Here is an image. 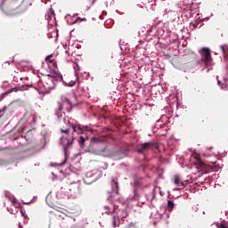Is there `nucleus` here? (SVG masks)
Instances as JSON below:
<instances>
[{
	"mask_svg": "<svg viewBox=\"0 0 228 228\" xmlns=\"http://www.w3.org/2000/svg\"><path fill=\"white\" fill-rule=\"evenodd\" d=\"M43 142H45L44 145H45V136L43 137Z\"/></svg>",
	"mask_w": 228,
	"mask_h": 228,
	"instance_id": "52",
	"label": "nucleus"
},
{
	"mask_svg": "<svg viewBox=\"0 0 228 228\" xmlns=\"http://www.w3.org/2000/svg\"><path fill=\"white\" fill-rule=\"evenodd\" d=\"M174 191H181V189L180 188H175L173 189Z\"/></svg>",
	"mask_w": 228,
	"mask_h": 228,
	"instance_id": "48",
	"label": "nucleus"
},
{
	"mask_svg": "<svg viewBox=\"0 0 228 228\" xmlns=\"http://www.w3.org/2000/svg\"><path fill=\"white\" fill-rule=\"evenodd\" d=\"M104 165H105V167H106V168H108V164H107V163H105Z\"/></svg>",
	"mask_w": 228,
	"mask_h": 228,
	"instance_id": "59",
	"label": "nucleus"
},
{
	"mask_svg": "<svg viewBox=\"0 0 228 228\" xmlns=\"http://www.w3.org/2000/svg\"><path fill=\"white\" fill-rule=\"evenodd\" d=\"M32 131L31 130H28L27 133H26V137L27 136H29V134H31Z\"/></svg>",
	"mask_w": 228,
	"mask_h": 228,
	"instance_id": "45",
	"label": "nucleus"
},
{
	"mask_svg": "<svg viewBox=\"0 0 228 228\" xmlns=\"http://www.w3.org/2000/svg\"><path fill=\"white\" fill-rule=\"evenodd\" d=\"M12 92H15V87L10 88L7 91H5L4 93H2L0 94V102H2L3 99H4V97H6V95H8V94H12Z\"/></svg>",
	"mask_w": 228,
	"mask_h": 228,
	"instance_id": "18",
	"label": "nucleus"
},
{
	"mask_svg": "<svg viewBox=\"0 0 228 228\" xmlns=\"http://www.w3.org/2000/svg\"><path fill=\"white\" fill-rule=\"evenodd\" d=\"M14 61H15V56H12V58H11V61H4V64L6 65H10L11 63H14Z\"/></svg>",
	"mask_w": 228,
	"mask_h": 228,
	"instance_id": "35",
	"label": "nucleus"
},
{
	"mask_svg": "<svg viewBox=\"0 0 228 228\" xmlns=\"http://www.w3.org/2000/svg\"><path fill=\"white\" fill-rule=\"evenodd\" d=\"M137 6H140V8H142V4H137Z\"/></svg>",
	"mask_w": 228,
	"mask_h": 228,
	"instance_id": "64",
	"label": "nucleus"
},
{
	"mask_svg": "<svg viewBox=\"0 0 228 228\" xmlns=\"http://www.w3.org/2000/svg\"><path fill=\"white\" fill-rule=\"evenodd\" d=\"M20 208V213L21 216L24 218V220H29V217L26 215V210L22 208L21 205H19Z\"/></svg>",
	"mask_w": 228,
	"mask_h": 228,
	"instance_id": "21",
	"label": "nucleus"
},
{
	"mask_svg": "<svg viewBox=\"0 0 228 228\" xmlns=\"http://www.w3.org/2000/svg\"><path fill=\"white\" fill-rule=\"evenodd\" d=\"M4 165H6V161L0 159V167H4Z\"/></svg>",
	"mask_w": 228,
	"mask_h": 228,
	"instance_id": "42",
	"label": "nucleus"
},
{
	"mask_svg": "<svg viewBox=\"0 0 228 228\" xmlns=\"http://www.w3.org/2000/svg\"><path fill=\"white\" fill-rule=\"evenodd\" d=\"M15 90L14 92H17V90H28V86L26 84H23L21 86H14Z\"/></svg>",
	"mask_w": 228,
	"mask_h": 228,
	"instance_id": "25",
	"label": "nucleus"
},
{
	"mask_svg": "<svg viewBox=\"0 0 228 228\" xmlns=\"http://www.w3.org/2000/svg\"><path fill=\"white\" fill-rule=\"evenodd\" d=\"M206 19H209V17H206V18L201 19V22H204V20H206Z\"/></svg>",
	"mask_w": 228,
	"mask_h": 228,
	"instance_id": "51",
	"label": "nucleus"
},
{
	"mask_svg": "<svg viewBox=\"0 0 228 228\" xmlns=\"http://www.w3.org/2000/svg\"><path fill=\"white\" fill-rule=\"evenodd\" d=\"M89 9H90V6H87V7H86V10H89Z\"/></svg>",
	"mask_w": 228,
	"mask_h": 228,
	"instance_id": "63",
	"label": "nucleus"
},
{
	"mask_svg": "<svg viewBox=\"0 0 228 228\" xmlns=\"http://www.w3.org/2000/svg\"><path fill=\"white\" fill-rule=\"evenodd\" d=\"M85 142H86V139H85V137L83 135H80L78 138V143H79L80 147L85 146Z\"/></svg>",
	"mask_w": 228,
	"mask_h": 228,
	"instance_id": "28",
	"label": "nucleus"
},
{
	"mask_svg": "<svg viewBox=\"0 0 228 228\" xmlns=\"http://www.w3.org/2000/svg\"><path fill=\"white\" fill-rule=\"evenodd\" d=\"M56 197L57 199H69V192H65V189L61 187V191L56 193Z\"/></svg>",
	"mask_w": 228,
	"mask_h": 228,
	"instance_id": "14",
	"label": "nucleus"
},
{
	"mask_svg": "<svg viewBox=\"0 0 228 228\" xmlns=\"http://www.w3.org/2000/svg\"><path fill=\"white\" fill-rule=\"evenodd\" d=\"M35 199H37V196H34L32 200H35Z\"/></svg>",
	"mask_w": 228,
	"mask_h": 228,
	"instance_id": "60",
	"label": "nucleus"
},
{
	"mask_svg": "<svg viewBox=\"0 0 228 228\" xmlns=\"http://www.w3.org/2000/svg\"><path fill=\"white\" fill-rule=\"evenodd\" d=\"M74 69H75V74H76V76H77V70H79V65H77V64H76L75 66H74Z\"/></svg>",
	"mask_w": 228,
	"mask_h": 228,
	"instance_id": "39",
	"label": "nucleus"
},
{
	"mask_svg": "<svg viewBox=\"0 0 228 228\" xmlns=\"http://www.w3.org/2000/svg\"><path fill=\"white\" fill-rule=\"evenodd\" d=\"M175 207V203H174V200H167V208L172 211L173 208Z\"/></svg>",
	"mask_w": 228,
	"mask_h": 228,
	"instance_id": "27",
	"label": "nucleus"
},
{
	"mask_svg": "<svg viewBox=\"0 0 228 228\" xmlns=\"http://www.w3.org/2000/svg\"><path fill=\"white\" fill-rule=\"evenodd\" d=\"M71 187H69L68 190L70 191V193H74L75 195L79 193V183L76 182H70L69 183Z\"/></svg>",
	"mask_w": 228,
	"mask_h": 228,
	"instance_id": "10",
	"label": "nucleus"
},
{
	"mask_svg": "<svg viewBox=\"0 0 228 228\" xmlns=\"http://www.w3.org/2000/svg\"><path fill=\"white\" fill-rule=\"evenodd\" d=\"M102 13H103V15H106L107 12H106V11H102Z\"/></svg>",
	"mask_w": 228,
	"mask_h": 228,
	"instance_id": "57",
	"label": "nucleus"
},
{
	"mask_svg": "<svg viewBox=\"0 0 228 228\" xmlns=\"http://www.w3.org/2000/svg\"><path fill=\"white\" fill-rule=\"evenodd\" d=\"M175 184L177 186H182V188H184L186 184H190V180H181V177L179 175H175V180H174Z\"/></svg>",
	"mask_w": 228,
	"mask_h": 228,
	"instance_id": "9",
	"label": "nucleus"
},
{
	"mask_svg": "<svg viewBox=\"0 0 228 228\" xmlns=\"http://www.w3.org/2000/svg\"><path fill=\"white\" fill-rule=\"evenodd\" d=\"M159 122H161L164 126H168V124H170V118L167 115H162L159 119Z\"/></svg>",
	"mask_w": 228,
	"mask_h": 228,
	"instance_id": "16",
	"label": "nucleus"
},
{
	"mask_svg": "<svg viewBox=\"0 0 228 228\" xmlns=\"http://www.w3.org/2000/svg\"><path fill=\"white\" fill-rule=\"evenodd\" d=\"M218 228H228L227 224L221 223Z\"/></svg>",
	"mask_w": 228,
	"mask_h": 228,
	"instance_id": "41",
	"label": "nucleus"
},
{
	"mask_svg": "<svg viewBox=\"0 0 228 228\" xmlns=\"http://www.w3.org/2000/svg\"><path fill=\"white\" fill-rule=\"evenodd\" d=\"M113 209H108L107 211H105V215H111V213H113V211H115L116 208H117V205H114L113 206Z\"/></svg>",
	"mask_w": 228,
	"mask_h": 228,
	"instance_id": "33",
	"label": "nucleus"
},
{
	"mask_svg": "<svg viewBox=\"0 0 228 228\" xmlns=\"http://www.w3.org/2000/svg\"><path fill=\"white\" fill-rule=\"evenodd\" d=\"M85 184H92V183H95V179L94 178V173L89 171L86 173V178H84Z\"/></svg>",
	"mask_w": 228,
	"mask_h": 228,
	"instance_id": "11",
	"label": "nucleus"
},
{
	"mask_svg": "<svg viewBox=\"0 0 228 228\" xmlns=\"http://www.w3.org/2000/svg\"><path fill=\"white\" fill-rule=\"evenodd\" d=\"M19 228H23L22 224H20V223H19Z\"/></svg>",
	"mask_w": 228,
	"mask_h": 228,
	"instance_id": "55",
	"label": "nucleus"
},
{
	"mask_svg": "<svg viewBox=\"0 0 228 228\" xmlns=\"http://www.w3.org/2000/svg\"><path fill=\"white\" fill-rule=\"evenodd\" d=\"M95 1H97V0H92L91 6H94L95 4Z\"/></svg>",
	"mask_w": 228,
	"mask_h": 228,
	"instance_id": "47",
	"label": "nucleus"
},
{
	"mask_svg": "<svg viewBox=\"0 0 228 228\" xmlns=\"http://www.w3.org/2000/svg\"><path fill=\"white\" fill-rule=\"evenodd\" d=\"M54 34L56 35V37H58V30H56Z\"/></svg>",
	"mask_w": 228,
	"mask_h": 228,
	"instance_id": "56",
	"label": "nucleus"
},
{
	"mask_svg": "<svg viewBox=\"0 0 228 228\" xmlns=\"http://www.w3.org/2000/svg\"><path fill=\"white\" fill-rule=\"evenodd\" d=\"M91 143H102V140L94 136L91 139Z\"/></svg>",
	"mask_w": 228,
	"mask_h": 228,
	"instance_id": "29",
	"label": "nucleus"
},
{
	"mask_svg": "<svg viewBox=\"0 0 228 228\" xmlns=\"http://www.w3.org/2000/svg\"><path fill=\"white\" fill-rule=\"evenodd\" d=\"M111 191H109V196L107 200L110 204H114L115 202V195H118V181L117 179L112 178L110 182Z\"/></svg>",
	"mask_w": 228,
	"mask_h": 228,
	"instance_id": "6",
	"label": "nucleus"
},
{
	"mask_svg": "<svg viewBox=\"0 0 228 228\" xmlns=\"http://www.w3.org/2000/svg\"><path fill=\"white\" fill-rule=\"evenodd\" d=\"M162 127H165V126L159 122V119L157 120V123L155 124V126L152 127V132L156 133V131H159V129H162Z\"/></svg>",
	"mask_w": 228,
	"mask_h": 228,
	"instance_id": "17",
	"label": "nucleus"
},
{
	"mask_svg": "<svg viewBox=\"0 0 228 228\" xmlns=\"http://www.w3.org/2000/svg\"><path fill=\"white\" fill-rule=\"evenodd\" d=\"M124 228H138V227H136V224H134V223H129V224H126Z\"/></svg>",
	"mask_w": 228,
	"mask_h": 228,
	"instance_id": "32",
	"label": "nucleus"
},
{
	"mask_svg": "<svg viewBox=\"0 0 228 228\" xmlns=\"http://www.w3.org/2000/svg\"><path fill=\"white\" fill-rule=\"evenodd\" d=\"M61 83H62L63 86H69V88H72V86H76V80H71L70 82L67 83L65 80H61Z\"/></svg>",
	"mask_w": 228,
	"mask_h": 228,
	"instance_id": "19",
	"label": "nucleus"
},
{
	"mask_svg": "<svg viewBox=\"0 0 228 228\" xmlns=\"http://www.w3.org/2000/svg\"><path fill=\"white\" fill-rule=\"evenodd\" d=\"M53 18L56 19L54 17V9H53V7H50L49 12L45 15V19L46 20H48V24H51V20Z\"/></svg>",
	"mask_w": 228,
	"mask_h": 228,
	"instance_id": "15",
	"label": "nucleus"
},
{
	"mask_svg": "<svg viewBox=\"0 0 228 228\" xmlns=\"http://www.w3.org/2000/svg\"><path fill=\"white\" fill-rule=\"evenodd\" d=\"M199 53L201 56V63L203 65V68L201 69V71L204 72H209V70H213V57H211V49L209 47H203L199 50Z\"/></svg>",
	"mask_w": 228,
	"mask_h": 228,
	"instance_id": "3",
	"label": "nucleus"
},
{
	"mask_svg": "<svg viewBox=\"0 0 228 228\" xmlns=\"http://www.w3.org/2000/svg\"><path fill=\"white\" fill-rule=\"evenodd\" d=\"M28 220H29V219H24V224H28Z\"/></svg>",
	"mask_w": 228,
	"mask_h": 228,
	"instance_id": "53",
	"label": "nucleus"
},
{
	"mask_svg": "<svg viewBox=\"0 0 228 228\" xmlns=\"http://www.w3.org/2000/svg\"><path fill=\"white\" fill-rule=\"evenodd\" d=\"M217 79V85L221 90H228V86L227 84L222 83V81L218 80V77H216Z\"/></svg>",
	"mask_w": 228,
	"mask_h": 228,
	"instance_id": "23",
	"label": "nucleus"
},
{
	"mask_svg": "<svg viewBox=\"0 0 228 228\" xmlns=\"http://www.w3.org/2000/svg\"><path fill=\"white\" fill-rule=\"evenodd\" d=\"M32 4L29 0H3L0 1V10H2L5 15L13 17V15H22V13H26Z\"/></svg>",
	"mask_w": 228,
	"mask_h": 228,
	"instance_id": "1",
	"label": "nucleus"
},
{
	"mask_svg": "<svg viewBox=\"0 0 228 228\" xmlns=\"http://www.w3.org/2000/svg\"><path fill=\"white\" fill-rule=\"evenodd\" d=\"M74 137H68L67 135H62L59 139V145L62 146V150L64 152V160L67 161V158H69V154H70V149L74 145Z\"/></svg>",
	"mask_w": 228,
	"mask_h": 228,
	"instance_id": "5",
	"label": "nucleus"
},
{
	"mask_svg": "<svg viewBox=\"0 0 228 228\" xmlns=\"http://www.w3.org/2000/svg\"><path fill=\"white\" fill-rule=\"evenodd\" d=\"M4 197L5 199H8L11 202H12V204L19 203V200H17V198H15V196H13V194L10 193V191H5Z\"/></svg>",
	"mask_w": 228,
	"mask_h": 228,
	"instance_id": "13",
	"label": "nucleus"
},
{
	"mask_svg": "<svg viewBox=\"0 0 228 228\" xmlns=\"http://www.w3.org/2000/svg\"><path fill=\"white\" fill-rule=\"evenodd\" d=\"M159 195L161 196V197H163V191H159Z\"/></svg>",
	"mask_w": 228,
	"mask_h": 228,
	"instance_id": "54",
	"label": "nucleus"
},
{
	"mask_svg": "<svg viewBox=\"0 0 228 228\" xmlns=\"http://www.w3.org/2000/svg\"><path fill=\"white\" fill-rule=\"evenodd\" d=\"M128 199L129 200H138V192L136 191V188L134 189V195Z\"/></svg>",
	"mask_w": 228,
	"mask_h": 228,
	"instance_id": "26",
	"label": "nucleus"
},
{
	"mask_svg": "<svg viewBox=\"0 0 228 228\" xmlns=\"http://www.w3.org/2000/svg\"><path fill=\"white\" fill-rule=\"evenodd\" d=\"M155 147H156V143L150 141L139 145L136 151L138 154H143L145 156V154H147L150 149H154Z\"/></svg>",
	"mask_w": 228,
	"mask_h": 228,
	"instance_id": "8",
	"label": "nucleus"
},
{
	"mask_svg": "<svg viewBox=\"0 0 228 228\" xmlns=\"http://www.w3.org/2000/svg\"><path fill=\"white\" fill-rule=\"evenodd\" d=\"M7 211H9V213H12V215H13V212H12V208H10L9 207L6 208Z\"/></svg>",
	"mask_w": 228,
	"mask_h": 228,
	"instance_id": "46",
	"label": "nucleus"
},
{
	"mask_svg": "<svg viewBox=\"0 0 228 228\" xmlns=\"http://www.w3.org/2000/svg\"><path fill=\"white\" fill-rule=\"evenodd\" d=\"M83 22V20H86V18H81V17H77L75 20H73L70 24L71 25H74L76 24L77 22Z\"/></svg>",
	"mask_w": 228,
	"mask_h": 228,
	"instance_id": "30",
	"label": "nucleus"
},
{
	"mask_svg": "<svg viewBox=\"0 0 228 228\" xmlns=\"http://www.w3.org/2000/svg\"><path fill=\"white\" fill-rule=\"evenodd\" d=\"M55 115L57 118H62L63 115H65V112H63V103L61 102H58V109L55 112Z\"/></svg>",
	"mask_w": 228,
	"mask_h": 228,
	"instance_id": "12",
	"label": "nucleus"
},
{
	"mask_svg": "<svg viewBox=\"0 0 228 228\" xmlns=\"http://www.w3.org/2000/svg\"><path fill=\"white\" fill-rule=\"evenodd\" d=\"M47 77H51V81L53 86L45 88V91H40L38 88L35 87V90L38 92L39 95H47V94H51V90H54L56 88V85H58V81H63V75L61 73L56 71V69H51L50 73L46 75Z\"/></svg>",
	"mask_w": 228,
	"mask_h": 228,
	"instance_id": "4",
	"label": "nucleus"
},
{
	"mask_svg": "<svg viewBox=\"0 0 228 228\" xmlns=\"http://www.w3.org/2000/svg\"><path fill=\"white\" fill-rule=\"evenodd\" d=\"M200 21H195L194 23L193 22H191L190 23V27L192 28H191V31H193V29H197V28H199V29H200L202 28V25H200Z\"/></svg>",
	"mask_w": 228,
	"mask_h": 228,
	"instance_id": "22",
	"label": "nucleus"
},
{
	"mask_svg": "<svg viewBox=\"0 0 228 228\" xmlns=\"http://www.w3.org/2000/svg\"><path fill=\"white\" fill-rule=\"evenodd\" d=\"M111 4H113V0H109L105 2L106 6H111Z\"/></svg>",
	"mask_w": 228,
	"mask_h": 228,
	"instance_id": "40",
	"label": "nucleus"
},
{
	"mask_svg": "<svg viewBox=\"0 0 228 228\" xmlns=\"http://www.w3.org/2000/svg\"><path fill=\"white\" fill-rule=\"evenodd\" d=\"M104 209H111L110 208V206H108V205H106V206H104Z\"/></svg>",
	"mask_w": 228,
	"mask_h": 228,
	"instance_id": "49",
	"label": "nucleus"
},
{
	"mask_svg": "<svg viewBox=\"0 0 228 228\" xmlns=\"http://www.w3.org/2000/svg\"><path fill=\"white\" fill-rule=\"evenodd\" d=\"M121 213L122 215L117 216L118 220H120V218L121 220H124V218H127V216H129L126 208L122 209Z\"/></svg>",
	"mask_w": 228,
	"mask_h": 228,
	"instance_id": "20",
	"label": "nucleus"
},
{
	"mask_svg": "<svg viewBox=\"0 0 228 228\" xmlns=\"http://www.w3.org/2000/svg\"><path fill=\"white\" fill-rule=\"evenodd\" d=\"M61 101H62V102H67V104H69V106L72 105V102H70V100H69V98H67V97H62Z\"/></svg>",
	"mask_w": 228,
	"mask_h": 228,
	"instance_id": "31",
	"label": "nucleus"
},
{
	"mask_svg": "<svg viewBox=\"0 0 228 228\" xmlns=\"http://www.w3.org/2000/svg\"><path fill=\"white\" fill-rule=\"evenodd\" d=\"M194 167L199 172L200 175H204L206 174H210V172H218L221 170L222 165L217 162H211V164H206L202 160L195 158Z\"/></svg>",
	"mask_w": 228,
	"mask_h": 228,
	"instance_id": "2",
	"label": "nucleus"
},
{
	"mask_svg": "<svg viewBox=\"0 0 228 228\" xmlns=\"http://www.w3.org/2000/svg\"><path fill=\"white\" fill-rule=\"evenodd\" d=\"M6 110H7L6 106H4L3 110H0V118L3 117V115H4V113H6Z\"/></svg>",
	"mask_w": 228,
	"mask_h": 228,
	"instance_id": "36",
	"label": "nucleus"
},
{
	"mask_svg": "<svg viewBox=\"0 0 228 228\" xmlns=\"http://www.w3.org/2000/svg\"><path fill=\"white\" fill-rule=\"evenodd\" d=\"M31 202H33V200H30L28 202L22 201V204H24L25 206H28V204H31Z\"/></svg>",
	"mask_w": 228,
	"mask_h": 228,
	"instance_id": "43",
	"label": "nucleus"
},
{
	"mask_svg": "<svg viewBox=\"0 0 228 228\" xmlns=\"http://www.w3.org/2000/svg\"><path fill=\"white\" fill-rule=\"evenodd\" d=\"M165 12H170V10H168V9H165Z\"/></svg>",
	"mask_w": 228,
	"mask_h": 228,
	"instance_id": "58",
	"label": "nucleus"
},
{
	"mask_svg": "<svg viewBox=\"0 0 228 228\" xmlns=\"http://www.w3.org/2000/svg\"><path fill=\"white\" fill-rule=\"evenodd\" d=\"M183 15L186 19H191V17H193V11H191V9H187L186 12H183Z\"/></svg>",
	"mask_w": 228,
	"mask_h": 228,
	"instance_id": "24",
	"label": "nucleus"
},
{
	"mask_svg": "<svg viewBox=\"0 0 228 228\" xmlns=\"http://www.w3.org/2000/svg\"><path fill=\"white\" fill-rule=\"evenodd\" d=\"M61 133L62 134H69V133H70L69 129H61Z\"/></svg>",
	"mask_w": 228,
	"mask_h": 228,
	"instance_id": "38",
	"label": "nucleus"
},
{
	"mask_svg": "<svg viewBox=\"0 0 228 228\" xmlns=\"http://www.w3.org/2000/svg\"><path fill=\"white\" fill-rule=\"evenodd\" d=\"M69 127H71V129H73V133H78L79 134H83V133H91L92 130H90V126H84V125H80V124H72L70 122H69Z\"/></svg>",
	"mask_w": 228,
	"mask_h": 228,
	"instance_id": "7",
	"label": "nucleus"
},
{
	"mask_svg": "<svg viewBox=\"0 0 228 228\" xmlns=\"http://www.w3.org/2000/svg\"><path fill=\"white\" fill-rule=\"evenodd\" d=\"M49 195H51V192L48 193V195L46 196V199L49 197Z\"/></svg>",
	"mask_w": 228,
	"mask_h": 228,
	"instance_id": "62",
	"label": "nucleus"
},
{
	"mask_svg": "<svg viewBox=\"0 0 228 228\" xmlns=\"http://www.w3.org/2000/svg\"><path fill=\"white\" fill-rule=\"evenodd\" d=\"M53 175V181H56V179L58 178V175H54V173H52Z\"/></svg>",
	"mask_w": 228,
	"mask_h": 228,
	"instance_id": "44",
	"label": "nucleus"
},
{
	"mask_svg": "<svg viewBox=\"0 0 228 228\" xmlns=\"http://www.w3.org/2000/svg\"><path fill=\"white\" fill-rule=\"evenodd\" d=\"M47 37H48V38H53V35H51V34H47Z\"/></svg>",
	"mask_w": 228,
	"mask_h": 228,
	"instance_id": "50",
	"label": "nucleus"
},
{
	"mask_svg": "<svg viewBox=\"0 0 228 228\" xmlns=\"http://www.w3.org/2000/svg\"><path fill=\"white\" fill-rule=\"evenodd\" d=\"M208 151H211V149H213V147H209V148H208Z\"/></svg>",
	"mask_w": 228,
	"mask_h": 228,
	"instance_id": "61",
	"label": "nucleus"
},
{
	"mask_svg": "<svg viewBox=\"0 0 228 228\" xmlns=\"http://www.w3.org/2000/svg\"><path fill=\"white\" fill-rule=\"evenodd\" d=\"M151 196V202H152V200H154V199H156V190L155 189L152 190Z\"/></svg>",
	"mask_w": 228,
	"mask_h": 228,
	"instance_id": "34",
	"label": "nucleus"
},
{
	"mask_svg": "<svg viewBox=\"0 0 228 228\" xmlns=\"http://www.w3.org/2000/svg\"><path fill=\"white\" fill-rule=\"evenodd\" d=\"M118 226V223L117 222V216H113V227Z\"/></svg>",
	"mask_w": 228,
	"mask_h": 228,
	"instance_id": "37",
	"label": "nucleus"
}]
</instances>
